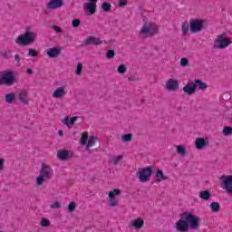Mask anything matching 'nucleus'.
<instances>
[{"label":"nucleus","instance_id":"f257e3e1","mask_svg":"<svg viewBox=\"0 0 232 232\" xmlns=\"http://www.w3.org/2000/svg\"><path fill=\"white\" fill-rule=\"evenodd\" d=\"M35 41H37V33L26 29L24 34L15 38L14 43H16L18 46H30V44H34Z\"/></svg>","mask_w":232,"mask_h":232},{"label":"nucleus","instance_id":"f03ea898","mask_svg":"<svg viewBox=\"0 0 232 232\" xmlns=\"http://www.w3.org/2000/svg\"><path fill=\"white\" fill-rule=\"evenodd\" d=\"M159 34V25L153 22H146L143 24L139 34L148 39V37H153Z\"/></svg>","mask_w":232,"mask_h":232},{"label":"nucleus","instance_id":"7ed1b4c3","mask_svg":"<svg viewBox=\"0 0 232 232\" xmlns=\"http://www.w3.org/2000/svg\"><path fill=\"white\" fill-rule=\"evenodd\" d=\"M15 75H17V72L14 71L0 72V85L14 86L17 82Z\"/></svg>","mask_w":232,"mask_h":232},{"label":"nucleus","instance_id":"20e7f679","mask_svg":"<svg viewBox=\"0 0 232 232\" xmlns=\"http://www.w3.org/2000/svg\"><path fill=\"white\" fill-rule=\"evenodd\" d=\"M232 44L231 39L226 36V34L218 35L214 41L213 48L215 50H224Z\"/></svg>","mask_w":232,"mask_h":232},{"label":"nucleus","instance_id":"39448f33","mask_svg":"<svg viewBox=\"0 0 232 232\" xmlns=\"http://www.w3.org/2000/svg\"><path fill=\"white\" fill-rule=\"evenodd\" d=\"M181 218H185L187 220V224H188V229H198L200 218L197 217L191 213L185 212L181 215Z\"/></svg>","mask_w":232,"mask_h":232},{"label":"nucleus","instance_id":"423d86ee","mask_svg":"<svg viewBox=\"0 0 232 232\" xmlns=\"http://www.w3.org/2000/svg\"><path fill=\"white\" fill-rule=\"evenodd\" d=\"M152 174H153V168L146 167L144 169H139L137 177L140 182H148V180L151 179Z\"/></svg>","mask_w":232,"mask_h":232},{"label":"nucleus","instance_id":"0eeeda50","mask_svg":"<svg viewBox=\"0 0 232 232\" xmlns=\"http://www.w3.org/2000/svg\"><path fill=\"white\" fill-rule=\"evenodd\" d=\"M220 180L222 189H225L228 195H232V175H223Z\"/></svg>","mask_w":232,"mask_h":232},{"label":"nucleus","instance_id":"6e6552de","mask_svg":"<svg viewBox=\"0 0 232 232\" xmlns=\"http://www.w3.org/2000/svg\"><path fill=\"white\" fill-rule=\"evenodd\" d=\"M189 28L191 34H198V32H202L204 28V20L192 19L189 22Z\"/></svg>","mask_w":232,"mask_h":232},{"label":"nucleus","instance_id":"1a4fd4ad","mask_svg":"<svg viewBox=\"0 0 232 232\" xmlns=\"http://www.w3.org/2000/svg\"><path fill=\"white\" fill-rule=\"evenodd\" d=\"M40 175L45 178L46 180H51L53 177V169L50 168L46 163H42L40 169Z\"/></svg>","mask_w":232,"mask_h":232},{"label":"nucleus","instance_id":"9d476101","mask_svg":"<svg viewBox=\"0 0 232 232\" xmlns=\"http://www.w3.org/2000/svg\"><path fill=\"white\" fill-rule=\"evenodd\" d=\"M176 231L179 232H188L189 231V224L186 218H182L176 222Z\"/></svg>","mask_w":232,"mask_h":232},{"label":"nucleus","instance_id":"9b49d317","mask_svg":"<svg viewBox=\"0 0 232 232\" xmlns=\"http://www.w3.org/2000/svg\"><path fill=\"white\" fill-rule=\"evenodd\" d=\"M89 3L83 4V10L89 12L92 15L97 12V1L98 0H88Z\"/></svg>","mask_w":232,"mask_h":232},{"label":"nucleus","instance_id":"f8f14e48","mask_svg":"<svg viewBox=\"0 0 232 232\" xmlns=\"http://www.w3.org/2000/svg\"><path fill=\"white\" fill-rule=\"evenodd\" d=\"M117 195H121L120 189H113L109 192V202L110 206L111 208H115L116 206H119V202L117 201V198H115Z\"/></svg>","mask_w":232,"mask_h":232},{"label":"nucleus","instance_id":"ddd939ff","mask_svg":"<svg viewBox=\"0 0 232 232\" xmlns=\"http://www.w3.org/2000/svg\"><path fill=\"white\" fill-rule=\"evenodd\" d=\"M165 88L169 92H175L179 90V81L173 78L169 79L166 82Z\"/></svg>","mask_w":232,"mask_h":232},{"label":"nucleus","instance_id":"4468645a","mask_svg":"<svg viewBox=\"0 0 232 232\" xmlns=\"http://www.w3.org/2000/svg\"><path fill=\"white\" fill-rule=\"evenodd\" d=\"M184 93H187V95H193L197 92V85H195V82H188L184 87H183Z\"/></svg>","mask_w":232,"mask_h":232},{"label":"nucleus","instance_id":"2eb2a0df","mask_svg":"<svg viewBox=\"0 0 232 232\" xmlns=\"http://www.w3.org/2000/svg\"><path fill=\"white\" fill-rule=\"evenodd\" d=\"M84 44L87 46H90L92 44H95L96 46H99L102 44V40L101 38H97L95 36H89L87 39H85Z\"/></svg>","mask_w":232,"mask_h":232},{"label":"nucleus","instance_id":"dca6fc26","mask_svg":"<svg viewBox=\"0 0 232 232\" xmlns=\"http://www.w3.org/2000/svg\"><path fill=\"white\" fill-rule=\"evenodd\" d=\"M57 157L60 160H68V159H72L73 157V153L67 150H58Z\"/></svg>","mask_w":232,"mask_h":232},{"label":"nucleus","instance_id":"f3484780","mask_svg":"<svg viewBox=\"0 0 232 232\" xmlns=\"http://www.w3.org/2000/svg\"><path fill=\"white\" fill-rule=\"evenodd\" d=\"M63 6V0H50L46 5L48 10H57Z\"/></svg>","mask_w":232,"mask_h":232},{"label":"nucleus","instance_id":"a211bd4d","mask_svg":"<svg viewBox=\"0 0 232 232\" xmlns=\"http://www.w3.org/2000/svg\"><path fill=\"white\" fill-rule=\"evenodd\" d=\"M59 55H61V48L59 47L49 48L47 50V56L50 57V59H55V57H59Z\"/></svg>","mask_w":232,"mask_h":232},{"label":"nucleus","instance_id":"6ab92c4d","mask_svg":"<svg viewBox=\"0 0 232 232\" xmlns=\"http://www.w3.org/2000/svg\"><path fill=\"white\" fill-rule=\"evenodd\" d=\"M64 95H66V87L64 86L57 88L53 93V99H61Z\"/></svg>","mask_w":232,"mask_h":232},{"label":"nucleus","instance_id":"aec40b11","mask_svg":"<svg viewBox=\"0 0 232 232\" xmlns=\"http://www.w3.org/2000/svg\"><path fill=\"white\" fill-rule=\"evenodd\" d=\"M18 100L22 104H28V91L22 90L18 92Z\"/></svg>","mask_w":232,"mask_h":232},{"label":"nucleus","instance_id":"412c9836","mask_svg":"<svg viewBox=\"0 0 232 232\" xmlns=\"http://www.w3.org/2000/svg\"><path fill=\"white\" fill-rule=\"evenodd\" d=\"M195 146L197 150H204L208 146V142L204 138H197L195 140Z\"/></svg>","mask_w":232,"mask_h":232},{"label":"nucleus","instance_id":"4be33fe9","mask_svg":"<svg viewBox=\"0 0 232 232\" xmlns=\"http://www.w3.org/2000/svg\"><path fill=\"white\" fill-rule=\"evenodd\" d=\"M130 226L135 227L136 229H142L144 227V220L140 218L134 219L130 222Z\"/></svg>","mask_w":232,"mask_h":232},{"label":"nucleus","instance_id":"5701e85b","mask_svg":"<svg viewBox=\"0 0 232 232\" xmlns=\"http://www.w3.org/2000/svg\"><path fill=\"white\" fill-rule=\"evenodd\" d=\"M194 84L196 86V90H197V88H198V90H202V91L208 89V84H206V82H201L200 79L194 80Z\"/></svg>","mask_w":232,"mask_h":232},{"label":"nucleus","instance_id":"b1692460","mask_svg":"<svg viewBox=\"0 0 232 232\" xmlns=\"http://www.w3.org/2000/svg\"><path fill=\"white\" fill-rule=\"evenodd\" d=\"M211 197H213V195L211 194V192H209V190H203L199 192V198H201L202 200L208 201L209 200V198H211Z\"/></svg>","mask_w":232,"mask_h":232},{"label":"nucleus","instance_id":"393cba45","mask_svg":"<svg viewBox=\"0 0 232 232\" xmlns=\"http://www.w3.org/2000/svg\"><path fill=\"white\" fill-rule=\"evenodd\" d=\"M157 182H162V180H168V178L164 176V172L161 169H158L156 172Z\"/></svg>","mask_w":232,"mask_h":232},{"label":"nucleus","instance_id":"a878e982","mask_svg":"<svg viewBox=\"0 0 232 232\" xmlns=\"http://www.w3.org/2000/svg\"><path fill=\"white\" fill-rule=\"evenodd\" d=\"M210 209L212 213H218V211H220V203L219 202L210 203Z\"/></svg>","mask_w":232,"mask_h":232},{"label":"nucleus","instance_id":"bb28decb","mask_svg":"<svg viewBox=\"0 0 232 232\" xmlns=\"http://www.w3.org/2000/svg\"><path fill=\"white\" fill-rule=\"evenodd\" d=\"M181 32L183 35H186L189 32V24L188 22H183L181 24Z\"/></svg>","mask_w":232,"mask_h":232},{"label":"nucleus","instance_id":"cd10ccee","mask_svg":"<svg viewBox=\"0 0 232 232\" xmlns=\"http://www.w3.org/2000/svg\"><path fill=\"white\" fill-rule=\"evenodd\" d=\"M14 101H15V94H14V92H11L5 95V102L12 104V102Z\"/></svg>","mask_w":232,"mask_h":232},{"label":"nucleus","instance_id":"c85d7f7f","mask_svg":"<svg viewBox=\"0 0 232 232\" xmlns=\"http://www.w3.org/2000/svg\"><path fill=\"white\" fill-rule=\"evenodd\" d=\"M97 138H95V136H91L89 140H88V143H87V147H86V150H90V148H92V146H95V140Z\"/></svg>","mask_w":232,"mask_h":232},{"label":"nucleus","instance_id":"c756f323","mask_svg":"<svg viewBox=\"0 0 232 232\" xmlns=\"http://www.w3.org/2000/svg\"><path fill=\"white\" fill-rule=\"evenodd\" d=\"M132 138H133V135L130 133L124 134L121 136V140H122V142H131Z\"/></svg>","mask_w":232,"mask_h":232},{"label":"nucleus","instance_id":"7c9ffc66","mask_svg":"<svg viewBox=\"0 0 232 232\" xmlns=\"http://www.w3.org/2000/svg\"><path fill=\"white\" fill-rule=\"evenodd\" d=\"M102 8L103 12H111V5L108 4L107 2L102 4Z\"/></svg>","mask_w":232,"mask_h":232},{"label":"nucleus","instance_id":"2f4dec72","mask_svg":"<svg viewBox=\"0 0 232 232\" xmlns=\"http://www.w3.org/2000/svg\"><path fill=\"white\" fill-rule=\"evenodd\" d=\"M3 59H12V53L10 51L4 50L1 52Z\"/></svg>","mask_w":232,"mask_h":232},{"label":"nucleus","instance_id":"473e14b6","mask_svg":"<svg viewBox=\"0 0 232 232\" xmlns=\"http://www.w3.org/2000/svg\"><path fill=\"white\" fill-rule=\"evenodd\" d=\"M86 142H88V132H83L81 138L82 146H85Z\"/></svg>","mask_w":232,"mask_h":232},{"label":"nucleus","instance_id":"72a5a7b5","mask_svg":"<svg viewBox=\"0 0 232 232\" xmlns=\"http://www.w3.org/2000/svg\"><path fill=\"white\" fill-rule=\"evenodd\" d=\"M176 148H177V153H179V155H181L182 157L186 155V148L180 145L176 146Z\"/></svg>","mask_w":232,"mask_h":232},{"label":"nucleus","instance_id":"f704fd0d","mask_svg":"<svg viewBox=\"0 0 232 232\" xmlns=\"http://www.w3.org/2000/svg\"><path fill=\"white\" fill-rule=\"evenodd\" d=\"M223 135H225V137H229V135H232V128L231 127H225L223 129Z\"/></svg>","mask_w":232,"mask_h":232},{"label":"nucleus","instance_id":"c9c22d12","mask_svg":"<svg viewBox=\"0 0 232 232\" xmlns=\"http://www.w3.org/2000/svg\"><path fill=\"white\" fill-rule=\"evenodd\" d=\"M121 160H122V155L116 156V157L112 158L111 162L114 166H117V164H119V162H121Z\"/></svg>","mask_w":232,"mask_h":232},{"label":"nucleus","instance_id":"e433bc0d","mask_svg":"<svg viewBox=\"0 0 232 232\" xmlns=\"http://www.w3.org/2000/svg\"><path fill=\"white\" fill-rule=\"evenodd\" d=\"M44 179L46 178L40 174V176L36 178V186H43V183L44 182Z\"/></svg>","mask_w":232,"mask_h":232},{"label":"nucleus","instance_id":"4c0bfd02","mask_svg":"<svg viewBox=\"0 0 232 232\" xmlns=\"http://www.w3.org/2000/svg\"><path fill=\"white\" fill-rule=\"evenodd\" d=\"M76 207H77V205L75 204V202H73V201L70 202L68 205L69 213H73V211H75Z\"/></svg>","mask_w":232,"mask_h":232},{"label":"nucleus","instance_id":"58836bf2","mask_svg":"<svg viewBox=\"0 0 232 232\" xmlns=\"http://www.w3.org/2000/svg\"><path fill=\"white\" fill-rule=\"evenodd\" d=\"M40 224L42 227H48V226H50V221L46 218H44L40 221Z\"/></svg>","mask_w":232,"mask_h":232},{"label":"nucleus","instance_id":"ea45409f","mask_svg":"<svg viewBox=\"0 0 232 232\" xmlns=\"http://www.w3.org/2000/svg\"><path fill=\"white\" fill-rule=\"evenodd\" d=\"M28 55L30 57H37V55H39V53H37L35 49H28Z\"/></svg>","mask_w":232,"mask_h":232},{"label":"nucleus","instance_id":"a19ab883","mask_svg":"<svg viewBox=\"0 0 232 232\" xmlns=\"http://www.w3.org/2000/svg\"><path fill=\"white\" fill-rule=\"evenodd\" d=\"M126 72H128V68H126V65L121 64L118 67V73H125Z\"/></svg>","mask_w":232,"mask_h":232},{"label":"nucleus","instance_id":"79ce46f5","mask_svg":"<svg viewBox=\"0 0 232 232\" xmlns=\"http://www.w3.org/2000/svg\"><path fill=\"white\" fill-rule=\"evenodd\" d=\"M107 59H113L115 57V51L108 50L106 53Z\"/></svg>","mask_w":232,"mask_h":232},{"label":"nucleus","instance_id":"37998d69","mask_svg":"<svg viewBox=\"0 0 232 232\" xmlns=\"http://www.w3.org/2000/svg\"><path fill=\"white\" fill-rule=\"evenodd\" d=\"M72 24L73 28H79V26H81V20L74 19V20H72Z\"/></svg>","mask_w":232,"mask_h":232},{"label":"nucleus","instance_id":"c03bdc74","mask_svg":"<svg viewBox=\"0 0 232 232\" xmlns=\"http://www.w3.org/2000/svg\"><path fill=\"white\" fill-rule=\"evenodd\" d=\"M82 73V63H78L76 67V75Z\"/></svg>","mask_w":232,"mask_h":232},{"label":"nucleus","instance_id":"a18cd8bd","mask_svg":"<svg viewBox=\"0 0 232 232\" xmlns=\"http://www.w3.org/2000/svg\"><path fill=\"white\" fill-rule=\"evenodd\" d=\"M52 209H61V202L55 201L53 205H51Z\"/></svg>","mask_w":232,"mask_h":232},{"label":"nucleus","instance_id":"49530a36","mask_svg":"<svg viewBox=\"0 0 232 232\" xmlns=\"http://www.w3.org/2000/svg\"><path fill=\"white\" fill-rule=\"evenodd\" d=\"M189 61H188V58H181L180 59V65L183 67L188 66Z\"/></svg>","mask_w":232,"mask_h":232},{"label":"nucleus","instance_id":"de8ad7c7","mask_svg":"<svg viewBox=\"0 0 232 232\" xmlns=\"http://www.w3.org/2000/svg\"><path fill=\"white\" fill-rule=\"evenodd\" d=\"M14 61L16 62V66H21V56L19 54L14 55Z\"/></svg>","mask_w":232,"mask_h":232},{"label":"nucleus","instance_id":"09e8293b","mask_svg":"<svg viewBox=\"0 0 232 232\" xmlns=\"http://www.w3.org/2000/svg\"><path fill=\"white\" fill-rule=\"evenodd\" d=\"M77 119H79L78 116H73V117H72L71 120L69 121L70 125H71V126H73V124H75V122H77Z\"/></svg>","mask_w":232,"mask_h":232},{"label":"nucleus","instance_id":"8fccbe9b","mask_svg":"<svg viewBox=\"0 0 232 232\" xmlns=\"http://www.w3.org/2000/svg\"><path fill=\"white\" fill-rule=\"evenodd\" d=\"M53 30H54V32H57V34L63 33V29L57 25H53Z\"/></svg>","mask_w":232,"mask_h":232},{"label":"nucleus","instance_id":"3c124183","mask_svg":"<svg viewBox=\"0 0 232 232\" xmlns=\"http://www.w3.org/2000/svg\"><path fill=\"white\" fill-rule=\"evenodd\" d=\"M5 169V159L0 158V171Z\"/></svg>","mask_w":232,"mask_h":232},{"label":"nucleus","instance_id":"603ef678","mask_svg":"<svg viewBox=\"0 0 232 232\" xmlns=\"http://www.w3.org/2000/svg\"><path fill=\"white\" fill-rule=\"evenodd\" d=\"M63 124H65L67 128H70V117H65V119L63 120Z\"/></svg>","mask_w":232,"mask_h":232},{"label":"nucleus","instance_id":"864d4df0","mask_svg":"<svg viewBox=\"0 0 232 232\" xmlns=\"http://www.w3.org/2000/svg\"><path fill=\"white\" fill-rule=\"evenodd\" d=\"M128 5V1L127 0H120L119 1V6L122 7V6H126Z\"/></svg>","mask_w":232,"mask_h":232},{"label":"nucleus","instance_id":"5fc2aeb1","mask_svg":"<svg viewBox=\"0 0 232 232\" xmlns=\"http://www.w3.org/2000/svg\"><path fill=\"white\" fill-rule=\"evenodd\" d=\"M26 73H28L29 75H32L34 73V70L26 69Z\"/></svg>","mask_w":232,"mask_h":232},{"label":"nucleus","instance_id":"6e6d98bb","mask_svg":"<svg viewBox=\"0 0 232 232\" xmlns=\"http://www.w3.org/2000/svg\"><path fill=\"white\" fill-rule=\"evenodd\" d=\"M58 135H60V137H63V130H60L58 131Z\"/></svg>","mask_w":232,"mask_h":232},{"label":"nucleus","instance_id":"4d7b16f0","mask_svg":"<svg viewBox=\"0 0 232 232\" xmlns=\"http://www.w3.org/2000/svg\"><path fill=\"white\" fill-rule=\"evenodd\" d=\"M129 81H133V78L130 77V78H129Z\"/></svg>","mask_w":232,"mask_h":232}]
</instances>
